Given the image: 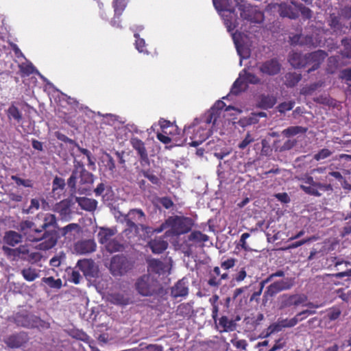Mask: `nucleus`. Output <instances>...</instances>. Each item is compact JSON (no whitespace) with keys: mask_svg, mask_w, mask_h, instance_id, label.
<instances>
[{"mask_svg":"<svg viewBox=\"0 0 351 351\" xmlns=\"http://www.w3.org/2000/svg\"><path fill=\"white\" fill-rule=\"evenodd\" d=\"M18 230L29 241L38 242L44 240L38 245L40 250H49L53 247L57 243V239L52 234L48 231H45L41 226L38 227L32 221H22L18 226Z\"/></svg>","mask_w":351,"mask_h":351,"instance_id":"1","label":"nucleus"},{"mask_svg":"<svg viewBox=\"0 0 351 351\" xmlns=\"http://www.w3.org/2000/svg\"><path fill=\"white\" fill-rule=\"evenodd\" d=\"M210 133V128L204 127L198 123V119H195L191 125L184 127L183 135L185 138L182 140L176 138L175 140L178 145L187 143L191 147H197L208 138Z\"/></svg>","mask_w":351,"mask_h":351,"instance_id":"2","label":"nucleus"},{"mask_svg":"<svg viewBox=\"0 0 351 351\" xmlns=\"http://www.w3.org/2000/svg\"><path fill=\"white\" fill-rule=\"evenodd\" d=\"M194 225L193 220L184 216H171L169 217L163 223L157 232H160L166 228H170L171 232L173 235L178 236L186 234L191 231Z\"/></svg>","mask_w":351,"mask_h":351,"instance_id":"3","label":"nucleus"},{"mask_svg":"<svg viewBox=\"0 0 351 351\" xmlns=\"http://www.w3.org/2000/svg\"><path fill=\"white\" fill-rule=\"evenodd\" d=\"M234 1L243 19L256 24H261L263 22L264 14L256 6H252L243 0H234Z\"/></svg>","mask_w":351,"mask_h":351,"instance_id":"4","label":"nucleus"},{"mask_svg":"<svg viewBox=\"0 0 351 351\" xmlns=\"http://www.w3.org/2000/svg\"><path fill=\"white\" fill-rule=\"evenodd\" d=\"M300 180L302 184L300 189L306 193L315 197H320L322 192L332 191V186L330 184H324L315 182L313 178L308 175H304Z\"/></svg>","mask_w":351,"mask_h":351,"instance_id":"5","label":"nucleus"},{"mask_svg":"<svg viewBox=\"0 0 351 351\" xmlns=\"http://www.w3.org/2000/svg\"><path fill=\"white\" fill-rule=\"evenodd\" d=\"M136 289L143 296H152L160 293L162 289L158 280L151 275H143L135 284Z\"/></svg>","mask_w":351,"mask_h":351,"instance_id":"6","label":"nucleus"},{"mask_svg":"<svg viewBox=\"0 0 351 351\" xmlns=\"http://www.w3.org/2000/svg\"><path fill=\"white\" fill-rule=\"evenodd\" d=\"M271 284L264 292L263 298H272L280 292L290 290L295 285V279L292 277H276L270 281Z\"/></svg>","mask_w":351,"mask_h":351,"instance_id":"7","label":"nucleus"},{"mask_svg":"<svg viewBox=\"0 0 351 351\" xmlns=\"http://www.w3.org/2000/svg\"><path fill=\"white\" fill-rule=\"evenodd\" d=\"M307 300V297L304 294L285 293L278 298V308L284 310L292 306L296 307L302 304Z\"/></svg>","mask_w":351,"mask_h":351,"instance_id":"8","label":"nucleus"},{"mask_svg":"<svg viewBox=\"0 0 351 351\" xmlns=\"http://www.w3.org/2000/svg\"><path fill=\"white\" fill-rule=\"evenodd\" d=\"M131 265L123 255H115L112 257L110 270L113 276H122L130 269Z\"/></svg>","mask_w":351,"mask_h":351,"instance_id":"9","label":"nucleus"},{"mask_svg":"<svg viewBox=\"0 0 351 351\" xmlns=\"http://www.w3.org/2000/svg\"><path fill=\"white\" fill-rule=\"evenodd\" d=\"M213 2L215 8L218 11L226 12L233 15L234 21H229L228 19L226 21V25L228 30H233L236 27L237 14H235V8L232 4V0H213Z\"/></svg>","mask_w":351,"mask_h":351,"instance_id":"10","label":"nucleus"},{"mask_svg":"<svg viewBox=\"0 0 351 351\" xmlns=\"http://www.w3.org/2000/svg\"><path fill=\"white\" fill-rule=\"evenodd\" d=\"M327 56V53L325 51L321 49L313 51L311 53H306V66H311V67L308 69L307 73H310L311 72L318 69Z\"/></svg>","mask_w":351,"mask_h":351,"instance_id":"11","label":"nucleus"},{"mask_svg":"<svg viewBox=\"0 0 351 351\" xmlns=\"http://www.w3.org/2000/svg\"><path fill=\"white\" fill-rule=\"evenodd\" d=\"M45 260L46 258L40 252L33 247H29V246L24 245L21 261H26L31 265H36L41 267L43 265L40 262L42 261H45Z\"/></svg>","mask_w":351,"mask_h":351,"instance_id":"12","label":"nucleus"},{"mask_svg":"<svg viewBox=\"0 0 351 351\" xmlns=\"http://www.w3.org/2000/svg\"><path fill=\"white\" fill-rule=\"evenodd\" d=\"M97 245L93 239H84L77 241L74 250L77 254H87L96 250Z\"/></svg>","mask_w":351,"mask_h":351,"instance_id":"13","label":"nucleus"},{"mask_svg":"<svg viewBox=\"0 0 351 351\" xmlns=\"http://www.w3.org/2000/svg\"><path fill=\"white\" fill-rule=\"evenodd\" d=\"M280 69L281 64L276 58L264 62L259 67L260 72L267 75H277L280 73Z\"/></svg>","mask_w":351,"mask_h":351,"instance_id":"14","label":"nucleus"},{"mask_svg":"<svg viewBox=\"0 0 351 351\" xmlns=\"http://www.w3.org/2000/svg\"><path fill=\"white\" fill-rule=\"evenodd\" d=\"M27 341V335L25 332L12 334L4 339L3 341L10 348L21 347Z\"/></svg>","mask_w":351,"mask_h":351,"instance_id":"15","label":"nucleus"},{"mask_svg":"<svg viewBox=\"0 0 351 351\" xmlns=\"http://www.w3.org/2000/svg\"><path fill=\"white\" fill-rule=\"evenodd\" d=\"M77 266L79 267L86 278H94L97 274V269L95 263L90 259H83L77 261Z\"/></svg>","mask_w":351,"mask_h":351,"instance_id":"16","label":"nucleus"},{"mask_svg":"<svg viewBox=\"0 0 351 351\" xmlns=\"http://www.w3.org/2000/svg\"><path fill=\"white\" fill-rule=\"evenodd\" d=\"M125 223L126 228L124 230V233L130 239L138 237L139 229L144 230L147 234L151 231V228L141 223L136 224L135 222H132L130 221Z\"/></svg>","mask_w":351,"mask_h":351,"instance_id":"17","label":"nucleus"},{"mask_svg":"<svg viewBox=\"0 0 351 351\" xmlns=\"http://www.w3.org/2000/svg\"><path fill=\"white\" fill-rule=\"evenodd\" d=\"M74 168L71 172V175L67 180V185L70 189L71 191L75 192L77 190V181L78 178V174L82 172L83 169H86L82 162L74 161Z\"/></svg>","mask_w":351,"mask_h":351,"instance_id":"18","label":"nucleus"},{"mask_svg":"<svg viewBox=\"0 0 351 351\" xmlns=\"http://www.w3.org/2000/svg\"><path fill=\"white\" fill-rule=\"evenodd\" d=\"M130 143L132 147L137 152L141 162L149 163L148 154L144 142L137 137H132L130 139Z\"/></svg>","mask_w":351,"mask_h":351,"instance_id":"19","label":"nucleus"},{"mask_svg":"<svg viewBox=\"0 0 351 351\" xmlns=\"http://www.w3.org/2000/svg\"><path fill=\"white\" fill-rule=\"evenodd\" d=\"M55 210L59 213L61 219L64 221H69L71 219V202L68 199L60 201L56 205Z\"/></svg>","mask_w":351,"mask_h":351,"instance_id":"20","label":"nucleus"},{"mask_svg":"<svg viewBox=\"0 0 351 351\" xmlns=\"http://www.w3.org/2000/svg\"><path fill=\"white\" fill-rule=\"evenodd\" d=\"M278 12L280 16L296 19L299 16L298 8L286 3H282L278 6Z\"/></svg>","mask_w":351,"mask_h":351,"instance_id":"21","label":"nucleus"},{"mask_svg":"<svg viewBox=\"0 0 351 351\" xmlns=\"http://www.w3.org/2000/svg\"><path fill=\"white\" fill-rule=\"evenodd\" d=\"M75 202L82 210L88 212L95 211L98 204L96 199L86 197H75Z\"/></svg>","mask_w":351,"mask_h":351,"instance_id":"22","label":"nucleus"},{"mask_svg":"<svg viewBox=\"0 0 351 351\" xmlns=\"http://www.w3.org/2000/svg\"><path fill=\"white\" fill-rule=\"evenodd\" d=\"M219 114H217L213 110H208L205 112L199 119H198V123L204 125V127L210 128V125L212 123L215 125L217 120L219 118Z\"/></svg>","mask_w":351,"mask_h":351,"instance_id":"23","label":"nucleus"},{"mask_svg":"<svg viewBox=\"0 0 351 351\" xmlns=\"http://www.w3.org/2000/svg\"><path fill=\"white\" fill-rule=\"evenodd\" d=\"M24 245H20L16 248H11L6 245L2 246V250L3 251L5 255L8 258H10L12 261H17L19 259L21 260Z\"/></svg>","mask_w":351,"mask_h":351,"instance_id":"24","label":"nucleus"},{"mask_svg":"<svg viewBox=\"0 0 351 351\" xmlns=\"http://www.w3.org/2000/svg\"><path fill=\"white\" fill-rule=\"evenodd\" d=\"M188 293V286L183 280L178 281L171 290V295L175 298L178 297H185Z\"/></svg>","mask_w":351,"mask_h":351,"instance_id":"25","label":"nucleus"},{"mask_svg":"<svg viewBox=\"0 0 351 351\" xmlns=\"http://www.w3.org/2000/svg\"><path fill=\"white\" fill-rule=\"evenodd\" d=\"M125 222H138L142 223L145 220V215L143 210L139 208L130 209L128 213L124 217Z\"/></svg>","mask_w":351,"mask_h":351,"instance_id":"26","label":"nucleus"},{"mask_svg":"<svg viewBox=\"0 0 351 351\" xmlns=\"http://www.w3.org/2000/svg\"><path fill=\"white\" fill-rule=\"evenodd\" d=\"M285 276V271L282 269H278L275 271L274 272H272L268 275V276L263 280L260 282V289L258 291H255L252 297V298H254L256 297L260 296L262 293L263 289L265 285L269 283L270 281L273 280L276 277H282Z\"/></svg>","mask_w":351,"mask_h":351,"instance_id":"27","label":"nucleus"},{"mask_svg":"<svg viewBox=\"0 0 351 351\" xmlns=\"http://www.w3.org/2000/svg\"><path fill=\"white\" fill-rule=\"evenodd\" d=\"M3 241L5 244L14 247L22 241V237L21 234L15 231L9 230L5 232Z\"/></svg>","mask_w":351,"mask_h":351,"instance_id":"28","label":"nucleus"},{"mask_svg":"<svg viewBox=\"0 0 351 351\" xmlns=\"http://www.w3.org/2000/svg\"><path fill=\"white\" fill-rule=\"evenodd\" d=\"M148 245L154 254H161L168 247V243L160 237L151 240Z\"/></svg>","mask_w":351,"mask_h":351,"instance_id":"29","label":"nucleus"},{"mask_svg":"<svg viewBox=\"0 0 351 351\" xmlns=\"http://www.w3.org/2000/svg\"><path fill=\"white\" fill-rule=\"evenodd\" d=\"M306 54L293 52L290 55L289 61L291 65L295 69H301L306 66Z\"/></svg>","mask_w":351,"mask_h":351,"instance_id":"30","label":"nucleus"},{"mask_svg":"<svg viewBox=\"0 0 351 351\" xmlns=\"http://www.w3.org/2000/svg\"><path fill=\"white\" fill-rule=\"evenodd\" d=\"M116 232L117 231L114 228H100L97 234L99 242L104 245L112 239V237L114 236Z\"/></svg>","mask_w":351,"mask_h":351,"instance_id":"31","label":"nucleus"},{"mask_svg":"<svg viewBox=\"0 0 351 351\" xmlns=\"http://www.w3.org/2000/svg\"><path fill=\"white\" fill-rule=\"evenodd\" d=\"M235 323L226 316H222L219 319L217 327L220 332H230L235 329Z\"/></svg>","mask_w":351,"mask_h":351,"instance_id":"32","label":"nucleus"},{"mask_svg":"<svg viewBox=\"0 0 351 351\" xmlns=\"http://www.w3.org/2000/svg\"><path fill=\"white\" fill-rule=\"evenodd\" d=\"M126 7V3L124 0H114L113 1V8L114 10V18L111 21V24L112 26L117 27H121V26L119 24V22L117 23L115 21V16H117L118 19L119 16L121 15L122 12L125 10Z\"/></svg>","mask_w":351,"mask_h":351,"instance_id":"33","label":"nucleus"},{"mask_svg":"<svg viewBox=\"0 0 351 351\" xmlns=\"http://www.w3.org/2000/svg\"><path fill=\"white\" fill-rule=\"evenodd\" d=\"M276 97L270 95H261L259 98L258 106L263 109H270L276 104Z\"/></svg>","mask_w":351,"mask_h":351,"instance_id":"34","label":"nucleus"},{"mask_svg":"<svg viewBox=\"0 0 351 351\" xmlns=\"http://www.w3.org/2000/svg\"><path fill=\"white\" fill-rule=\"evenodd\" d=\"M220 269L219 267H215L208 274V280L207 284L210 287L218 288L221 285L219 279Z\"/></svg>","mask_w":351,"mask_h":351,"instance_id":"35","label":"nucleus"},{"mask_svg":"<svg viewBox=\"0 0 351 351\" xmlns=\"http://www.w3.org/2000/svg\"><path fill=\"white\" fill-rule=\"evenodd\" d=\"M66 332L73 339L82 341L85 343H90V337L82 330L71 328L66 330Z\"/></svg>","mask_w":351,"mask_h":351,"instance_id":"36","label":"nucleus"},{"mask_svg":"<svg viewBox=\"0 0 351 351\" xmlns=\"http://www.w3.org/2000/svg\"><path fill=\"white\" fill-rule=\"evenodd\" d=\"M40 270L29 266L23 269L21 273L25 280L32 282L40 276Z\"/></svg>","mask_w":351,"mask_h":351,"instance_id":"37","label":"nucleus"},{"mask_svg":"<svg viewBox=\"0 0 351 351\" xmlns=\"http://www.w3.org/2000/svg\"><path fill=\"white\" fill-rule=\"evenodd\" d=\"M8 119L10 121L14 120L19 123L23 119V114L19 109L14 104H12L6 110Z\"/></svg>","mask_w":351,"mask_h":351,"instance_id":"38","label":"nucleus"},{"mask_svg":"<svg viewBox=\"0 0 351 351\" xmlns=\"http://www.w3.org/2000/svg\"><path fill=\"white\" fill-rule=\"evenodd\" d=\"M247 87V84L245 80L243 78V75H239V77L237 78L234 82L230 93L232 95H238L241 92L245 91Z\"/></svg>","mask_w":351,"mask_h":351,"instance_id":"39","label":"nucleus"},{"mask_svg":"<svg viewBox=\"0 0 351 351\" xmlns=\"http://www.w3.org/2000/svg\"><path fill=\"white\" fill-rule=\"evenodd\" d=\"M302 80V75L295 72L287 73L285 75V84L287 87L292 88L295 86Z\"/></svg>","mask_w":351,"mask_h":351,"instance_id":"40","label":"nucleus"},{"mask_svg":"<svg viewBox=\"0 0 351 351\" xmlns=\"http://www.w3.org/2000/svg\"><path fill=\"white\" fill-rule=\"evenodd\" d=\"M208 236L203 234L200 231H193L188 237V241L192 242V244H202L208 241Z\"/></svg>","mask_w":351,"mask_h":351,"instance_id":"41","label":"nucleus"},{"mask_svg":"<svg viewBox=\"0 0 351 351\" xmlns=\"http://www.w3.org/2000/svg\"><path fill=\"white\" fill-rule=\"evenodd\" d=\"M108 300L116 305L125 306L129 304V298H125L123 294L120 293H114L109 294Z\"/></svg>","mask_w":351,"mask_h":351,"instance_id":"42","label":"nucleus"},{"mask_svg":"<svg viewBox=\"0 0 351 351\" xmlns=\"http://www.w3.org/2000/svg\"><path fill=\"white\" fill-rule=\"evenodd\" d=\"M193 314V306L189 303H182L176 309V315L184 318L190 317Z\"/></svg>","mask_w":351,"mask_h":351,"instance_id":"43","label":"nucleus"},{"mask_svg":"<svg viewBox=\"0 0 351 351\" xmlns=\"http://www.w3.org/2000/svg\"><path fill=\"white\" fill-rule=\"evenodd\" d=\"M308 130V128L302 126H290L285 129L282 134L286 137L293 136L299 134H305Z\"/></svg>","mask_w":351,"mask_h":351,"instance_id":"44","label":"nucleus"},{"mask_svg":"<svg viewBox=\"0 0 351 351\" xmlns=\"http://www.w3.org/2000/svg\"><path fill=\"white\" fill-rule=\"evenodd\" d=\"M80 185H91L94 182V176L86 169H83L78 174Z\"/></svg>","mask_w":351,"mask_h":351,"instance_id":"45","label":"nucleus"},{"mask_svg":"<svg viewBox=\"0 0 351 351\" xmlns=\"http://www.w3.org/2000/svg\"><path fill=\"white\" fill-rule=\"evenodd\" d=\"M41 226L42 228L45 230V231H47L46 230L51 227L57 228L58 224L56 215L51 213H47L45 215L43 223L41 225Z\"/></svg>","mask_w":351,"mask_h":351,"instance_id":"46","label":"nucleus"},{"mask_svg":"<svg viewBox=\"0 0 351 351\" xmlns=\"http://www.w3.org/2000/svg\"><path fill=\"white\" fill-rule=\"evenodd\" d=\"M104 247L106 250L110 253L121 251L123 248V245L121 244L116 239H110L104 245Z\"/></svg>","mask_w":351,"mask_h":351,"instance_id":"47","label":"nucleus"},{"mask_svg":"<svg viewBox=\"0 0 351 351\" xmlns=\"http://www.w3.org/2000/svg\"><path fill=\"white\" fill-rule=\"evenodd\" d=\"M291 3L298 8V12H300L304 19H311L312 18L313 12L310 8L304 6L302 3Z\"/></svg>","mask_w":351,"mask_h":351,"instance_id":"48","label":"nucleus"},{"mask_svg":"<svg viewBox=\"0 0 351 351\" xmlns=\"http://www.w3.org/2000/svg\"><path fill=\"white\" fill-rule=\"evenodd\" d=\"M111 190V186L106 182H101L97 184V187L94 189V193L97 197L108 195V193Z\"/></svg>","mask_w":351,"mask_h":351,"instance_id":"49","label":"nucleus"},{"mask_svg":"<svg viewBox=\"0 0 351 351\" xmlns=\"http://www.w3.org/2000/svg\"><path fill=\"white\" fill-rule=\"evenodd\" d=\"M42 281L45 283H46L49 287L53 289H59L62 286V282L61 279L58 278L55 279L53 277H44L42 279Z\"/></svg>","mask_w":351,"mask_h":351,"instance_id":"50","label":"nucleus"},{"mask_svg":"<svg viewBox=\"0 0 351 351\" xmlns=\"http://www.w3.org/2000/svg\"><path fill=\"white\" fill-rule=\"evenodd\" d=\"M304 319V317L298 318V317L295 315L294 317L291 319H278L281 326L284 328H291L295 326L298 322L302 321Z\"/></svg>","mask_w":351,"mask_h":351,"instance_id":"51","label":"nucleus"},{"mask_svg":"<svg viewBox=\"0 0 351 351\" xmlns=\"http://www.w3.org/2000/svg\"><path fill=\"white\" fill-rule=\"evenodd\" d=\"M11 180H13L17 186H23L27 188H33L34 183L30 179H22L17 176H11Z\"/></svg>","mask_w":351,"mask_h":351,"instance_id":"52","label":"nucleus"},{"mask_svg":"<svg viewBox=\"0 0 351 351\" xmlns=\"http://www.w3.org/2000/svg\"><path fill=\"white\" fill-rule=\"evenodd\" d=\"M79 228V225L77 223H69L67 226L59 228V232L62 237H67L71 234L73 231H75Z\"/></svg>","mask_w":351,"mask_h":351,"instance_id":"53","label":"nucleus"},{"mask_svg":"<svg viewBox=\"0 0 351 351\" xmlns=\"http://www.w3.org/2000/svg\"><path fill=\"white\" fill-rule=\"evenodd\" d=\"M300 46L315 47L317 45L315 42L313 35H303L301 34Z\"/></svg>","mask_w":351,"mask_h":351,"instance_id":"54","label":"nucleus"},{"mask_svg":"<svg viewBox=\"0 0 351 351\" xmlns=\"http://www.w3.org/2000/svg\"><path fill=\"white\" fill-rule=\"evenodd\" d=\"M341 315V311L337 306H333L327 311L326 317L330 321H335L339 319Z\"/></svg>","mask_w":351,"mask_h":351,"instance_id":"55","label":"nucleus"},{"mask_svg":"<svg viewBox=\"0 0 351 351\" xmlns=\"http://www.w3.org/2000/svg\"><path fill=\"white\" fill-rule=\"evenodd\" d=\"M295 104V103L293 100L282 102L278 105L276 109L281 114L285 113L286 112L292 110Z\"/></svg>","mask_w":351,"mask_h":351,"instance_id":"56","label":"nucleus"},{"mask_svg":"<svg viewBox=\"0 0 351 351\" xmlns=\"http://www.w3.org/2000/svg\"><path fill=\"white\" fill-rule=\"evenodd\" d=\"M19 70L23 76H29L35 72L36 68L32 63L22 64L19 65Z\"/></svg>","mask_w":351,"mask_h":351,"instance_id":"57","label":"nucleus"},{"mask_svg":"<svg viewBox=\"0 0 351 351\" xmlns=\"http://www.w3.org/2000/svg\"><path fill=\"white\" fill-rule=\"evenodd\" d=\"M243 78L247 84H261V79L256 76L255 74L245 71L244 75H243Z\"/></svg>","mask_w":351,"mask_h":351,"instance_id":"58","label":"nucleus"},{"mask_svg":"<svg viewBox=\"0 0 351 351\" xmlns=\"http://www.w3.org/2000/svg\"><path fill=\"white\" fill-rule=\"evenodd\" d=\"M134 37L136 38V48L141 53H147L148 51L146 49V44L144 39L139 37V34L138 33L134 34Z\"/></svg>","mask_w":351,"mask_h":351,"instance_id":"59","label":"nucleus"},{"mask_svg":"<svg viewBox=\"0 0 351 351\" xmlns=\"http://www.w3.org/2000/svg\"><path fill=\"white\" fill-rule=\"evenodd\" d=\"M341 44L343 46L342 54L346 58H351V38L342 39Z\"/></svg>","mask_w":351,"mask_h":351,"instance_id":"60","label":"nucleus"},{"mask_svg":"<svg viewBox=\"0 0 351 351\" xmlns=\"http://www.w3.org/2000/svg\"><path fill=\"white\" fill-rule=\"evenodd\" d=\"M152 269L157 274H160L163 272L165 267V264L159 260H154L150 263Z\"/></svg>","mask_w":351,"mask_h":351,"instance_id":"61","label":"nucleus"},{"mask_svg":"<svg viewBox=\"0 0 351 351\" xmlns=\"http://www.w3.org/2000/svg\"><path fill=\"white\" fill-rule=\"evenodd\" d=\"M332 154V152L330 151L328 149L324 148L319 150L317 154H315L313 156V158L315 160L319 161L327 158L328 157L330 156Z\"/></svg>","mask_w":351,"mask_h":351,"instance_id":"62","label":"nucleus"},{"mask_svg":"<svg viewBox=\"0 0 351 351\" xmlns=\"http://www.w3.org/2000/svg\"><path fill=\"white\" fill-rule=\"evenodd\" d=\"M65 186V181L63 178L56 176L52 182V190L64 189Z\"/></svg>","mask_w":351,"mask_h":351,"instance_id":"63","label":"nucleus"},{"mask_svg":"<svg viewBox=\"0 0 351 351\" xmlns=\"http://www.w3.org/2000/svg\"><path fill=\"white\" fill-rule=\"evenodd\" d=\"M142 174L145 178H147L152 184L156 185H158L160 184L159 178L153 173H152L149 170L143 171Z\"/></svg>","mask_w":351,"mask_h":351,"instance_id":"64","label":"nucleus"}]
</instances>
